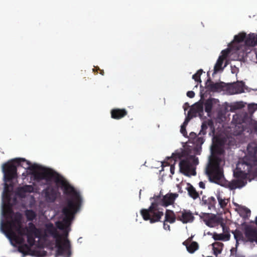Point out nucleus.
Masks as SVG:
<instances>
[{"instance_id":"obj_1","label":"nucleus","mask_w":257,"mask_h":257,"mask_svg":"<svg viewBox=\"0 0 257 257\" xmlns=\"http://www.w3.org/2000/svg\"><path fill=\"white\" fill-rule=\"evenodd\" d=\"M81 203V196L78 199L68 198L66 205L62 209L64 217L62 221H57L56 223L57 227L62 231V233H60L52 223H49L46 225L45 230L43 229L42 237L51 235L55 239V241H69L68 236L71 222L74 218L75 213L80 209Z\"/></svg>"},{"instance_id":"obj_2","label":"nucleus","mask_w":257,"mask_h":257,"mask_svg":"<svg viewBox=\"0 0 257 257\" xmlns=\"http://www.w3.org/2000/svg\"><path fill=\"white\" fill-rule=\"evenodd\" d=\"M247 154L239 159L233 171V179L228 183V188L231 190L241 188L247 183V176L252 174L257 176V146L252 147L248 145Z\"/></svg>"},{"instance_id":"obj_3","label":"nucleus","mask_w":257,"mask_h":257,"mask_svg":"<svg viewBox=\"0 0 257 257\" xmlns=\"http://www.w3.org/2000/svg\"><path fill=\"white\" fill-rule=\"evenodd\" d=\"M225 143L224 139L213 137L211 156L206 169L209 180L220 185H223L224 180L222 166L225 163L223 159Z\"/></svg>"},{"instance_id":"obj_4","label":"nucleus","mask_w":257,"mask_h":257,"mask_svg":"<svg viewBox=\"0 0 257 257\" xmlns=\"http://www.w3.org/2000/svg\"><path fill=\"white\" fill-rule=\"evenodd\" d=\"M178 197L177 193H167L162 197L160 194L154 195L150 198L154 200L148 209H142L140 213L145 220H150L153 223L160 221L164 215L163 209L160 206L167 207L174 204L175 199Z\"/></svg>"},{"instance_id":"obj_5","label":"nucleus","mask_w":257,"mask_h":257,"mask_svg":"<svg viewBox=\"0 0 257 257\" xmlns=\"http://www.w3.org/2000/svg\"><path fill=\"white\" fill-rule=\"evenodd\" d=\"M38 167L37 169H40V171H36V170L33 171L34 179L36 181L39 182L45 180L49 182L53 181L63 189L64 194L69 196V198H74L78 199L81 196L79 192L59 173L50 169L40 168L38 166Z\"/></svg>"},{"instance_id":"obj_6","label":"nucleus","mask_w":257,"mask_h":257,"mask_svg":"<svg viewBox=\"0 0 257 257\" xmlns=\"http://www.w3.org/2000/svg\"><path fill=\"white\" fill-rule=\"evenodd\" d=\"M47 242H10L13 246V251L22 253V257L27 255L35 257L49 256V251L46 249Z\"/></svg>"},{"instance_id":"obj_7","label":"nucleus","mask_w":257,"mask_h":257,"mask_svg":"<svg viewBox=\"0 0 257 257\" xmlns=\"http://www.w3.org/2000/svg\"><path fill=\"white\" fill-rule=\"evenodd\" d=\"M17 167H22L31 171H35L38 168L37 165H31L29 161L24 158L15 159L12 163H6L3 165L5 182H9L17 178Z\"/></svg>"},{"instance_id":"obj_8","label":"nucleus","mask_w":257,"mask_h":257,"mask_svg":"<svg viewBox=\"0 0 257 257\" xmlns=\"http://www.w3.org/2000/svg\"><path fill=\"white\" fill-rule=\"evenodd\" d=\"M45 245L49 251V256L71 257L70 242H47Z\"/></svg>"},{"instance_id":"obj_9","label":"nucleus","mask_w":257,"mask_h":257,"mask_svg":"<svg viewBox=\"0 0 257 257\" xmlns=\"http://www.w3.org/2000/svg\"><path fill=\"white\" fill-rule=\"evenodd\" d=\"M19 233L21 235L26 236L27 241H36V238H42L43 229L37 228L33 222H29L28 226L20 228Z\"/></svg>"},{"instance_id":"obj_10","label":"nucleus","mask_w":257,"mask_h":257,"mask_svg":"<svg viewBox=\"0 0 257 257\" xmlns=\"http://www.w3.org/2000/svg\"><path fill=\"white\" fill-rule=\"evenodd\" d=\"M199 216L208 226L214 227L218 224H220L223 231H227L228 228L225 226L222 218L217 217L214 214L208 213H201Z\"/></svg>"},{"instance_id":"obj_11","label":"nucleus","mask_w":257,"mask_h":257,"mask_svg":"<svg viewBox=\"0 0 257 257\" xmlns=\"http://www.w3.org/2000/svg\"><path fill=\"white\" fill-rule=\"evenodd\" d=\"M179 168L180 172L186 176L196 175V172L188 157L180 161L179 163Z\"/></svg>"},{"instance_id":"obj_12","label":"nucleus","mask_w":257,"mask_h":257,"mask_svg":"<svg viewBox=\"0 0 257 257\" xmlns=\"http://www.w3.org/2000/svg\"><path fill=\"white\" fill-rule=\"evenodd\" d=\"M254 223L256 227L250 225H247L244 227V233L246 241H257V216L255 217ZM242 241H244L242 239Z\"/></svg>"},{"instance_id":"obj_13","label":"nucleus","mask_w":257,"mask_h":257,"mask_svg":"<svg viewBox=\"0 0 257 257\" xmlns=\"http://www.w3.org/2000/svg\"><path fill=\"white\" fill-rule=\"evenodd\" d=\"M195 219L193 214L190 210L183 209L178 211L177 220L184 224L192 223Z\"/></svg>"},{"instance_id":"obj_14","label":"nucleus","mask_w":257,"mask_h":257,"mask_svg":"<svg viewBox=\"0 0 257 257\" xmlns=\"http://www.w3.org/2000/svg\"><path fill=\"white\" fill-rule=\"evenodd\" d=\"M208 129V135L210 136H215V129L214 122L212 120H208L204 121L201 125V130H200L199 135H204L207 133L206 130Z\"/></svg>"},{"instance_id":"obj_15","label":"nucleus","mask_w":257,"mask_h":257,"mask_svg":"<svg viewBox=\"0 0 257 257\" xmlns=\"http://www.w3.org/2000/svg\"><path fill=\"white\" fill-rule=\"evenodd\" d=\"M205 86L206 88L210 91L216 92L221 91L224 88V83L220 82H213L210 77L207 79L205 82Z\"/></svg>"},{"instance_id":"obj_16","label":"nucleus","mask_w":257,"mask_h":257,"mask_svg":"<svg viewBox=\"0 0 257 257\" xmlns=\"http://www.w3.org/2000/svg\"><path fill=\"white\" fill-rule=\"evenodd\" d=\"M46 200L48 202H54L57 197V190L52 187H48L44 190Z\"/></svg>"},{"instance_id":"obj_17","label":"nucleus","mask_w":257,"mask_h":257,"mask_svg":"<svg viewBox=\"0 0 257 257\" xmlns=\"http://www.w3.org/2000/svg\"><path fill=\"white\" fill-rule=\"evenodd\" d=\"M209 235L211 236V238L213 239L215 241L216 240H228L230 239V235L228 231L225 230L223 231V233L217 234L216 233H211L210 232H207L206 233H204V235Z\"/></svg>"},{"instance_id":"obj_18","label":"nucleus","mask_w":257,"mask_h":257,"mask_svg":"<svg viewBox=\"0 0 257 257\" xmlns=\"http://www.w3.org/2000/svg\"><path fill=\"white\" fill-rule=\"evenodd\" d=\"M34 191V187L31 185H25L19 187L16 189V194L20 197H25L27 193H31Z\"/></svg>"},{"instance_id":"obj_19","label":"nucleus","mask_w":257,"mask_h":257,"mask_svg":"<svg viewBox=\"0 0 257 257\" xmlns=\"http://www.w3.org/2000/svg\"><path fill=\"white\" fill-rule=\"evenodd\" d=\"M202 205L207 206L208 209L216 211V201L214 197L211 196L206 198L205 196H203L202 198Z\"/></svg>"},{"instance_id":"obj_20","label":"nucleus","mask_w":257,"mask_h":257,"mask_svg":"<svg viewBox=\"0 0 257 257\" xmlns=\"http://www.w3.org/2000/svg\"><path fill=\"white\" fill-rule=\"evenodd\" d=\"M111 117L115 119H120L127 114L125 109L114 108L110 111Z\"/></svg>"},{"instance_id":"obj_21","label":"nucleus","mask_w":257,"mask_h":257,"mask_svg":"<svg viewBox=\"0 0 257 257\" xmlns=\"http://www.w3.org/2000/svg\"><path fill=\"white\" fill-rule=\"evenodd\" d=\"M165 215V221L167 222L174 223L177 220L178 212L175 213L173 210L167 209Z\"/></svg>"},{"instance_id":"obj_22","label":"nucleus","mask_w":257,"mask_h":257,"mask_svg":"<svg viewBox=\"0 0 257 257\" xmlns=\"http://www.w3.org/2000/svg\"><path fill=\"white\" fill-rule=\"evenodd\" d=\"M245 44L246 46H254L257 44V35L251 33L247 36H246Z\"/></svg>"},{"instance_id":"obj_23","label":"nucleus","mask_w":257,"mask_h":257,"mask_svg":"<svg viewBox=\"0 0 257 257\" xmlns=\"http://www.w3.org/2000/svg\"><path fill=\"white\" fill-rule=\"evenodd\" d=\"M183 244L186 246L187 251L190 253H193L199 248L197 242H183Z\"/></svg>"},{"instance_id":"obj_24","label":"nucleus","mask_w":257,"mask_h":257,"mask_svg":"<svg viewBox=\"0 0 257 257\" xmlns=\"http://www.w3.org/2000/svg\"><path fill=\"white\" fill-rule=\"evenodd\" d=\"M186 190L188 192V195L193 199L195 200L199 197V193L190 183H187Z\"/></svg>"},{"instance_id":"obj_25","label":"nucleus","mask_w":257,"mask_h":257,"mask_svg":"<svg viewBox=\"0 0 257 257\" xmlns=\"http://www.w3.org/2000/svg\"><path fill=\"white\" fill-rule=\"evenodd\" d=\"M211 245L212 246L213 254L215 256H217V255L220 254L222 251L223 246V243L222 242H213Z\"/></svg>"},{"instance_id":"obj_26","label":"nucleus","mask_w":257,"mask_h":257,"mask_svg":"<svg viewBox=\"0 0 257 257\" xmlns=\"http://www.w3.org/2000/svg\"><path fill=\"white\" fill-rule=\"evenodd\" d=\"M216 196L220 207L221 208H225L227 204V200L224 197H222L220 193H217L216 195Z\"/></svg>"},{"instance_id":"obj_27","label":"nucleus","mask_w":257,"mask_h":257,"mask_svg":"<svg viewBox=\"0 0 257 257\" xmlns=\"http://www.w3.org/2000/svg\"><path fill=\"white\" fill-rule=\"evenodd\" d=\"M27 220L29 221H33L37 217L36 212L31 209H27L25 213Z\"/></svg>"},{"instance_id":"obj_28","label":"nucleus","mask_w":257,"mask_h":257,"mask_svg":"<svg viewBox=\"0 0 257 257\" xmlns=\"http://www.w3.org/2000/svg\"><path fill=\"white\" fill-rule=\"evenodd\" d=\"M246 34L245 33H240L238 35H235L234 37V41L235 43H240L243 42L244 40L245 41L246 38Z\"/></svg>"},{"instance_id":"obj_29","label":"nucleus","mask_w":257,"mask_h":257,"mask_svg":"<svg viewBox=\"0 0 257 257\" xmlns=\"http://www.w3.org/2000/svg\"><path fill=\"white\" fill-rule=\"evenodd\" d=\"M224 60L221 57L218 58L214 67V73H216L220 70L222 69V65Z\"/></svg>"},{"instance_id":"obj_30","label":"nucleus","mask_w":257,"mask_h":257,"mask_svg":"<svg viewBox=\"0 0 257 257\" xmlns=\"http://www.w3.org/2000/svg\"><path fill=\"white\" fill-rule=\"evenodd\" d=\"M22 215L20 213H17L15 215L14 218L12 220L11 223L14 225L17 224L20 225L21 223Z\"/></svg>"},{"instance_id":"obj_31","label":"nucleus","mask_w":257,"mask_h":257,"mask_svg":"<svg viewBox=\"0 0 257 257\" xmlns=\"http://www.w3.org/2000/svg\"><path fill=\"white\" fill-rule=\"evenodd\" d=\"M213 103L211 99H207L204 103V109L206 112L210 113L211 111Z\"/></svg>"},{"instance_id":"obj_32","label":"nucleus","mask_w":257,"mask_h":257,"mask_svg":"<svg viewBox=\"0 0 257 257\" xmlns=\"http://www.w3.org/2000/svg\"><path fill=\"white\" fill-rule=\"evenodd\" d=\"M240 215L243 218H248L250 215V210L246 207H243L240 210Z\"/></svg>"},{"instance_id":"obj_33","label":"nucleus","mask_w":257,"mask_h":257,"mask_svg":"<svg viewBox=\"0 0 257 257\" xmlns=\"http://www.w3.org/2000/svg\"><path fill=\"white\" fill-rule=\"evenodd\" d=\"M184 152L183 151H176L172 154V157L176 161V159H181V158L184 157Z\"/></svg>"},{"instance_id":"obj_34","label":"nucleus","mask_w":257,"mask_h":257,"mask_svg":"<svg viewBox=\"0 0 257 257\" xmlns=\"http://www.w3.org/2000/svg\"><path fill=\"white\" fill-rule=\"evenodd\" d=\"M202 69L198 70L195 74L193 75L192 78L196 82H201L200 76L202 74Z\"/></svg>"},{"instance_id":"obj_35","label":"nucleus","mask_w":257,"mask_h":257,"mask_svg":"<svg viewBox=\"0 0 257 257\" xmlns=\"http://www.w3.org/2000/svg\"><path fill=\"white\" fill-rule=\"evenodd\" d=\"M233 234L234 238L236 239V241H239V240L242 239L243 238L242 234L239 230H236L233 232Z\"/></svg>"},{"instance_id":"obj_36","label":"nucleus","mask_w":257,"mask_h":257,"mask_svg":"<svg viewBox=\"0 0 257 257\" xmlns=\"http://www.w3.org/2000/svg\"><path fill=\"white\" fill-rule=\"evenodd\" d=\"M193 110L191 109L188 112V116L186 118L184 122H183L182 125H184V126H186L188 124V122L189 119L192 118L193 116H195V115L192 114Z\"/></svg>"},{"instance_id":"obj_37","label":"nucleus","mask_w":257,"mask_h":257,"mask_svg":"<svg viewBox=\"0 0 257 257\" xmlns=\"http://www.w3.org/2000/svg\"><path fill=\"white\" fill-rule=\"evenodd\" d=\"M230 51L231 50L229 48L222 50L221 51V55L219 57H221L222 59L224 60L230 53Z\"/></svg>"},{"instance_id":"obj_38","label":"nucleus","mask_w":257,"mask_h":257,"mask_svg":"<svg viewBox=\"0 0 257 257\" xmlns=\"http://www.w3.org/2000/svg\"><path fill=\"white\" fill-rule=\"evenodd\" d=\"M248 110L250 113H253L254 111L257 110V104H250L248 106Z\"/></svg>"},{"instance_id":"obj_39","label":"nucleus","mask_w":257,"mask_h":257,"mask_svg":"<svg viewBox=\"0 0 257 257\" xmlns=\"http://www.w3.org/2000/svg\"><path fill=\"white\" fill-rule=\"evenodd\" d=\"M189 159L191 162V164L193 166V165H197L198 164V160L197 158H196L194 156H190L189 157Z\"/></svg>"},{"instance_id":"obj_40","label":"nucleus","mask_w":257,"mask_h":257,"mask_svg":"<svg viewBox=\"0 0 257 257\" xmlns=\"http://www.w3.org/2000/svg\"><path fill=\"white\" fill-rule=\"evenodd\" d=\"M186 127L184 125H182L181 126L180 132L184 137H187V133L186 130Z\"/></svg>"},{"instance_id":"obj_41","label":"nucleus","mask_w":257,"mask_h":257,"mask_svg":"<svg viewBox=\"0 0 257 257\" xmlns=\"http://www.w3.org/2000/svg\"><path fill=\"white\" fill-rule=\"evenodd\" d=\"M187 96L189 98H193L195 96V93L193 91H189L187 92Z\"/></svg>"},{"instance_id":"obj_42","label":"nucleus","mask_w":257,"mask_h":257,"mask_svg":"<svg viewBox=\"0 0 257 257\" xmlns=\"http://www.w3.org/2000/svg\"><path fill=\"white\" fill-rule=\"evenodd\" d=\"M204 142V139L203 138L200 137H197L196 140V143L197 144H199L200 145H202Z\"/></svg>"},{"instance_id":"obj_43","label":"nucleus","mask_w":257,"mask_h":257,"mask_svg":"<svg viewBox=\"0 0 257 257\" xmlns=\"http://www.w3.org/2000/svg\"><path fill=\"white\" fill-rule=\"evenodd\" d=\"M167 221H164L163 223V227L165 230H170V226L169 224H168L167 223H166Z\"/></svg>"},{"instance_id":"obj_44","label":"nucleus","mask_w":257,"mask_h":257,"mask_svg":"<svg viewBox=\"0 0 257 257\" xmlns=\"http://www.w3.org/2000/svg\"><path fill=\"white\" fill-rule=\"evenodd\" d=\"M203 108V105L202 104H198L196 106L197 111L198 112L202 111Z\"/></svg>"},{"instance_id":"obj_45","label":"nucleus","mask_w":257,"mask_h":257,"mask_svg":"<svg viewBox=\"0 0 257 257\" xmlns=\"http://www.w3.org/2000/svg\"><path fill=\"white\" fill-rule=\"evenodd\" d=\"M99 70L100 71V74H101L102 75H103L104 74V71L103 70H100L99 67H95V68L93 69V71H94L95 70Z\"/></svg>"},{"instance_id":"obj_46","label":"nucleus","mask_w":257,"mask_h":257,"mask_svg":"<svg viewBox=\"0 0 257 257\" xmlns=\"http://www.w3.org/2000/svg\"><path fill=\"white\" fill-rule=\"evenodd\" d=\"M199 186L202 189H205V184L203 182L201 181L199 183Z\"/></svg>"},{"instance_id":"obj_47","label":"nucleus","mask_w":257,"mask_h":257,"mask_svg":"<svg viewBox=\"0 0 257 257\" xmlns=\"http://www.w3.org/2000/svg\"><path fill=\"white\" fill-rule=\"evenodd\" d=\"M190 136L191 138H193V137H196V134L195 133H193V132H191L190 134Z\"/></svg>"},{"instance_id":"obj_48","label":"nucleus","mask_w":257,"mask_h":257,"mask_svg":"<svg viewBox=\"0 0 257 257\" xmlns=\"http://www.w3.org/2000/svg\"><path fill=\"white\" fill-rule=\"evenodd\" d=\"M230 251H231V253H233L234 251H236V249L234 247H232L231 249H230Z\"/></svg>"},{"instance_id":"obj_49","label":"nucleus","mask_w":257,"mask_h":257,"mask_svg":"<svg viewBox=\"0 0 257 257\" xmlns=\"http://www.w3.org/2000/svg\"><path fill=\"white\" fill-rule=\"evenodd\" d=\"M243 91V88L242 87L240 88L238 90V92H239V93H241Z\"/></svg>"},{"instance_id":"obj_50","label":"nucleus","mask_w":257,"mask_h":257,"mask_svg":"<svg viewBox=\"0 0 257 257\" xmlns=\"http://www.w3.org/2000/svg\"><path fill=\"white\" fill-rule=\"evenodd\" d=\"M191 239H192V237H189L188 239H187L185 241H191Z\"/></svg>"},{"instance_id":"obj_51","label":"nucleus","mask_w":257,"mask_h":257,"mask_svg":"<svg viewBox=\"0 0 257 257\" xmlns=\"http://www.w3.org/2000/svg\"><path fill=\"white\" fill-rule=\"evenodd\" d=\"M10 241H19V240H17V239H15V240L10 239ZM20 241H25V240L22 239V240H20Z\"/></svg>"},{"instance_id":"obj_52","label":"nucleus","mask_w":257,"mask_h":257,"mask_svg":"<svg viewBox=\"0 0 257 257\" xmlns=\"http://www.w3.org/2000/svg\"><path fill=\"white\" fill-rule=\"evenodd\" d=\"M8 188V185L7 184H5V190H6Z\"/></svg>"},{"instance_id":"obj_53","label":"nucleus","mask_w":257,"mask_h":257,"mask_svg":"<svg viewBox=\"0 0 257 257\" xmlns=\"http://www.w3.org/2000/svg\"><path fill=\"white\" fill-rule=\"evenodd\" d=\"M171 173L173 174V170H172V166L171 167Z\"/></svg>"},{"instance_id":"obj_54","label":"nucleus","mask_w":257,"mask_h":257,"mask_svg":"<svg viewBox=\"0 0 257 257\" xmlns=\"http://www.w3.org/2000/svg\"><path fill=\"white\" fill-rule=\"evenodd\" d=\"M239 244V242L238 241H236V246H237V245Z\"/></svg>"},{"instance_id":"obj_55","label":"nucleus","mask_w":257,"mask_h":257,"mask_svg":"<svg viewBox=\"0 0 257 257\" xmlns=\"http://www.w3.org/2000/svg\"><path fill=\"white\" fill-rule=\"evenodd\" d=\"M257 243V242H255Z\"/></svg>"}]
</instances>
